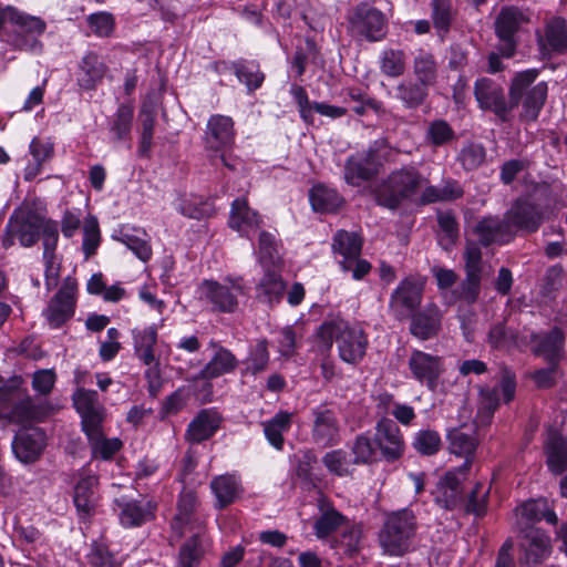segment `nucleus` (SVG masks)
I'll return each mask as SVG.
<instances>
[{"mask_svg": "<svg viewBox=\"0 0 567 567\" xmlns=\"http://www.w3.org/2000/svg\"><path fill=\"white\" fill-rule=\"evenodd\" d=\"M474 233L480 244L485 247L492 244H508L515 238V233L509 229L505 217L503 219L495 216L484 217L476 224Z\"/></svg>", "mask_w": 567, "mask_h": 567, "instance_id": "nucleus-26", "label": "nucleus"}, {"mask_svg": "<svg viewBox=\"0 0 567 567\" xmlns=\"http://www.w3.org/2000/svg\"><path fill=\"white\" fill-rule=\"evenodd\" d=\"M209 347L215 349V353L199 371L198 378L208 380L216 379L220 375L233 372L237 368L238 360L230 350L219 346L214 340L209 342Z\"/></svg>", "mask_w": 567, "mask_h": 567, "instance_id": "nucleus-34", "label": "nucleus"}, {"mask_svg": "<svg viewBox=\"0 0 567 567\" xmlns=\"http://www.w3.org/2000/svg\"><path fill=\"white\" fill-rule=\"evenodd\" d=\"M432 21L437 35L443 39L450 31L453 20L451 0H432Z\"/></svg>", "mask_w": 567, "mask_h": 567, "instance_id": "nucleus-55", "label": "nucleus"}, {"mask_svg": "<svg viewBox=\"0 0 567 567\" xmlns=\"http://www.w3.org/2000/svg\"><path fill=\"white\" fill-rule=\"evenodd\" d=\"M412 445L420 454L431 456L441 450L442 441L436 431L421 430L415 433Z\"/></svg>", "mask_w": 567, "mask_h": 567, "instance_id": "nucleus-62", "label": "nucleus"}, {"mask_svg": "<svg viewBox=\"0 0 567 567\" xmlns=\"http://www.w3.org/2000/svg\"><path fill=\"white\" fill-rule=\"evenodd\" d=\"M463 195L462 188L456 182L449 181L442 186L426 185L420 196L419 203L422 205L436 202H447L460 198Z\"/></svg>", "mask_w": 567, "mask_h": 567, "instance_id": "nucleus-49", "label": "nucleus"}, {"mask_svg": "<svg viewBox=\"0 0 567 567\" xmlns=\"http://www.w3.org/2000/svg\"><path fill=\"white\" fill-rule=\"evenodd\" d=\"M415 533L416 519L412 511L404 508L392 512L380 532V545L384 553L402 556L410 550Z\"/></svg>", "mask_w": 567, "mask_h": 567, "instance_id": "nucleus-4", "label": "nucleus"}, {"mask_svg": "<svg viewBox=\"0 0 567 567\" xmlns=\"http://www.w3.org/2000/svg\"><path fill=\"white\" fill-rule=\"evenodd\" d=\"M533 343L532 352L543 358L548 365L558 367L565 353L566 336L559 327H554L547 332L529 334Z\"/></svg>", "mask_w": 567, "mask_h": 567, "instance_id": "nucleus-21", "label": "nucleus"}, {"mask_svg": "<svg viewBox=\"0 0 567 567\" xmlns=\"http://www.w3.org/2000/svg\"><path fill=\"white\" fill-rule=\"evenodd\" d=\"M465 279L452 291L453 301L473 305L480 297L482 282V250L477 243L467 241L464 249Z\"/></svg>", "mask_w": 567, "mask_h": 567, "instance_id": "nucleus-10", "label": "nucleus"}, {"mask_svg": "<svg viewBox=\"0 0 567 567\" xmlns=\"http://www.w3.org/2000/svg\"><path fill=\"white\" fill-rule=\"evenodd\" d=\"M318 336L329 346L334 340L339 358L352 365L363 360L369 346L368 334L362 328L340 318L324 321L318 329Z\"/></svg>", "mask_w": 567, "mask_h": 567, "instance_id": "nucleus-3", "label": "nucleus"}, {"mask_svg": "<svg viewBox=\"0 0 567 567\" xmlns=\"http://www.w3.org/2000/svg\"><path fill=\"white\" fill-rule=\"evenodd\" d=\"M309 199L313 210L319 213H334L344 202L336 189L322 184L315 185L310 189Z\"/></svg>", "mask_w": 567, "mask_h": 567, "instance_id": "nucleus-45", "label": "nucleus"}, {"mask_svg": "<svg viewBox=\"0 0 567 567\" xmlns=\"http://www.w3.org/2000/svg\"><path fill=\"white\" fill-rule=\"evenodd\" d=\"M84 433L87 436L93 457L109 461L122 449L123 444L120 439L104 436L102 425L94 427V432L86 430Z\"/></svg>", "mask_w": 567, "mask_h": 567, "instance_id": "nucleus-44", "label": "nucleus"}, {"mask_svg": "<svg viewBox=\"0 0 567 567\" xmlns=\"http://www.w3.org/2000/svg\"><path fill=\"white\" fill-rule=\"evenodd\" d=\"M134 106L132 103H121L116 112L109 118V132L113 142L131 140Z\"/></svg>", "mask_w": 567, "mask_h": 567, "instance_id": "nucleus-42", "label": "nucleus"}, {"mask_svg": "<svg viewBox=\"0 0 567 567\" xmlns=\"http://www.w3.org/2000/svg\"><path fill=\"white\" fill-rule=\"evenodd\" d=\"M197 495L192 489H183L179 494L171 526L172 529L182 537L186 532L204 533V519L197 513Z\"/></svg>", "mask_w": 567, "mask_h": 567, "instance_id": "nucleus-17", "label": "nucleus"}, {"mask_svg": "<svg viewBox=\"0 0 567 567\" xmlns=\"http://www.w3.org/2000/svg\"><path fill=\"white\" fill-rule=\"evenodd\" d=\"M261 426L268 443L277 451H282L285 445L284 435L292 426V413L279 411L271 419L261 422Z\"/></svg>", "mask_w": 567, "mask_h": 567, "instance_id": "nucleus-39", "label": "nucleus"}, {"mask_svg": "<svg viewBox=\"0 0 567 567\" xmlns=\"http://www.w3.org/2000/svg\"><path fill=\"white\" fill-rule=\"evenodd\" d=\"M474 95L481 110L492 112L502 123L512 121L511 99L506 100L502 84L489 78H480L474 84Z\"/></svg>", "mask_w": 567, "mask_h": 567, "instance_id": "nucleus-14", "label": "nucleus"}, {"mask_svg": "<svg viewBox=\"0 0 567 567\" xmlns=\"http://www.w3.org/2000/svg\"><path fill=\"white\" fill-rule=\"evenodd\" d=\"M408 367L412 378L429 390L435 391L440 379L445 372L444 360L422 350L414 349L408 360Z\"/></svg>", "mask_w": 567, "mask_h": 567, "instance_id": "nucleus-16", "label": "nucleus"}, {"mask_svg": "<svg viewBox=\"0 0 567 567\" xmlns=\"http://www.w3.org/2000/svg\"><path fill=\"white\" fill-rule=\"evenodd\" d=\"M565 271L561 265L547 268L540 286V293L545 298L553 299L563 287Z\"/></svg>", "mask_w": 567, "mask_h": 567, "instance_id": "nucleus-64", "label": "nucleus"}, {"mask_svg": "<svg viewBox=\"0 0 567 567\" xmlns=\"http://www.w3.org/2000/svg\"><path fill=\"white\" fill-rule=\"evenodd\" d=\"M156 121V111L152 106L143 105L141 110L142 133L140 138L138 153L141 156L148 157L153 145L154 126Z\"/></svg>", "mask_w": 567, "mask_h": 567, "instance_id": "nucleus-54", "label": "nucleus"}, {"mask_svg": "<svg viewBox=\"0 0 567 567\" xmlns=\"http://www.w3.org/2000/svg\"><path fill=\"white\" fill-rule=\"evenodd\" d=\"M380 70L390 78H399L405 71V53L402 50L386 49L380 56Z\"/></svg>", "mask_w": 567, "mask_h": 567, "instance_id": "nucleus-57", "label": "nucleus"}, {"mask_svg": "<svg viewBox=\"0 0 567 567\" xmlns=\"http://www.w3.org/2000/svg\"><path fill=\"white\" fill-rule=\"evenodd\" d=\"M422 287L411 280L404 279L392 292L389 307L393 316L402 320L414 313L422 301Z\"/></svg>", "mask_w": 567, "mask_h": 567, "instance_id": "nucleus-23", "label": "nucleus"}, {"mask_svg": "<svg viewBox=\"0 0 567 567\" xmlns=\"http://www.w3.org/2000/svg\"><path fill=\"white\" fill-rule=\"evenodd\" d=\"M449 450L452 454L464 457V463L458 467V472L465 475L471 466L478 444L475 431L465 432L461 427L451 429L447 432Z\"/></svg>", "mask_w": 567, "mask_h": 567, "instance_id": "nucleus-27", "label": "nucleus"}, {"mask_svg": "<svg viewBox=\"0 0 567 567\" xmlns=\"http://www.w3.org/2000/svg\"><path fill=\"white\" fill-rule=\"evenodd\" d=\"M220 417L217 412L202 410L190 421L185 432V440L190 444H199L209 440L219 429Z\"/></svg>", "mask_w": 567, "mask_h": 567, "instance_id": "nucleus-30", "label": "nucleus"}, {"mask_svg": "<svg viewBox=\"0 0 567 567\" xmlns=\"http://www.w3.org/2000/svg\"><path fill=\"white\" fill-rule=\"evenodd\" d=\"M134 354L143 364H152L158 360L155 355L157 329L155 326L132 330Z\"/></svg>", "mask_w": 567, "mask_h": 567, "instance_id": "nucleus-38", "label": "nucleus"}, {"mask_svg": "<svg viewBox=\"0 0 567 567\" xmlns=\"http://www.w3.org/2000/svg\"><path fill=\"white\" fill-rule=\"evenodd\" d=\"M486 158V150L481 143L471 142L464 145L457 161L465 171H475L483 165Z\"/></svg>", "mask_w": 567, "mask_h": 567, "instance_id": "nucleus-60", "label": "nucleus"}, {"mask_svg": "<svg viewBox=\"0 0 567 567\" xmlns=\"http://www.w3.org/2000/svg\"><path fill=\"white\" fill-rule=\"evenodd\" d=\"M525 22L523 12L517 8H503L496 18L495 29L499 39L498 51L502 56L511 58L516 50V33Z\"/></svg>", "mask_w": 567, "mask_h": 567, "instance_id": "nucleus-20", "label": "nucleus"}, {"mask_svg": "<svg viewBox=\"0 0 567 567\" xmlns=\"http://www.w3.org/2000/svg\"><path fill=\"white\" fill-rule=\"evenodd\" d=\"M107 66L95 52H87L79 64L78 84L83 90H94L106 74Z\"/></svg>", "mask_w": 567, "mask_h": 567, "instance_id": "nucleus-35", "label": "nucleus"}, {"mask_svg": "<svg viewBox=\"0 0 567 567\" xmlns=\"http://www.w3.org/2000/svg\"><path fill=\"white\" fill-rule=\"evenodd\" d=\"M543 45L555 53H564L567 50V22L563 18L549 20L545 27Z\"/></svg>", "mask_w": 567, "mask_h": 567, "instance_id": "nucleus-46", "label": "nucleus"}, {"mask_svg": "<svg viewBox=\"0 0 567 567\" xmlns=\"http://www.w3.org/2000/svg\"><path fill=\"white\" fill-rule=\"evenodd\" d=\"M235 141L234 120L230 116L214 114L206 124L204 148L214 153L231 147Z\"/></svg>", "mask_w": 567, "mask_h": 567, "instance_id": "nucleus-22", "label": "nucleus"}, {"mask_svg": "<svg viewBox=\"0 0 567 567\" xmlns=\"http://www.w3.org/2000/svg\"><path fill=\"white\" fill-rule=\"evenodd\" d=\"M311 442L321 447L328 449L341 442V424L337 412L329 404H321L311 409Z\"/></svg>", "mask_w": 567, "mask_h": 567, "instance_id": "nucleus-12", "label": "nucleus"}, {"mask_svg": "<svg viewBox=\"0 0 567 567\" xmlns=\"http://www.w3.org/2000/svg\"><path fill=\"white\" fill-rule=\"evenodd\" d=\"M375 442L381 451L382 456L388 462L400 458L404 452V440L396 423L389 419L382 417L375 427Z\"/></svg>", "mask_w": 567, "mask_h": 567, "instance_id": "nucleus-25", "label": "nucleus"}, {"mask_svg": "<svg viewBox=\"0 0 567 567\" xmlns=\"http://www.w3.org/2000/svg\"><path fill=\"white\" fill-rule=\"evenodd\" d=\"M487 342L492 349L509 350L518 347L517 332L507 328L504 322L493 324L487 334Z\"/></svg>", "mask_w": 567, "mask_h": 567, "instance_id": "nucleus-52", "label": "nucleus"}, {"mask_svg": "<svg viewBox=\"0 0 567 567\" xmlns=\"http://www.w3.org/2000/svg\"><path fill=\"white\" fill-rule=\"evenodd\" d=\"M231 69L239 82L246 85L248 92L259 89L265 80V74L254 61L239 60L233 62Z\"/></svg>", "mask_w": 567, "mask_h": 567, "instance_id": "nucleus-50", "label": "nucleus"}, {"mask_svg": "<svg viewBox=\"0 0 567 567\" xmlns=\"http://www.w3.org/2000/svg\"><path fill=\"white\" fill-rule=\"evenodd\" d=\"M280 244L276 234L262 230L258 239L259 262L264 268H280L281 258L279 254Z\"/></svg>", "mask_w": 567, "mask_h": 567, "instance_id": "nucleus-47", "label": "nucleus"}, {"mask_svg": "<svg viewBox=\"0 0 567 567\" xmlns=\"http://www.w3.org/2000/svg\"><path fill=\"white\" fill-rule=\"evenodd\" d=\"M346 20L348 33L360 41L379 42L388 33L386 16L368 2H360L352 7L347 12Z\"/></svg>", "mask_w": 567, "mask_h": 567, "instance_id": "nucleus-5", "label": "nucleus"}, {"mask_svg": "<svg viewBox=\"0 0 567 567\" xmlns=\"http://www.w3.org/2000/svg\"><path fill=\"white\" fill-rule=\"evenodd\" d=\"M47 446L45 432L37 426H23L14 435L12 452L22 463H34Z\"/></svg>", "mask_w": 567, "mask_h": 567, "instance_id": "nucleus-19", "label": "nucleus"}, {"mask_svg": "<svg viewBox=\"0 0 567 567\" xmlns=\"http://www.w3.org/2000/svg\"><path fill=\"white\" fill-rule=\"evenodd\" d=\"M40 408L37 406L30 396L16 402L8 414V419L14 423H25L40 419Z\"/></svg>", "mask_w": 567, "mask_h": 567, "instance_id": "nucleus-61", "label": "nucleus"}, {"mask_svg": "<svg viewBox=\"0 0 567 567\" xmlns=\"http://www.w3.org/2000/svg\"><path fill=\"white\" fill-rule=\"evenodd\" d=\"M97 477L92 474L83 475L74 486L73 503L79 515L83 518L90 517L97 503L95 486Z\"/></svg>", "mask_w": 567, "mask_h": 567, "instance_id": "nucleus-36", "label": "nucleus"}, {"mask_svg": "<svg viewBox=\"0 0 567 567\" xmlns=\"http://www.w3.org/2000/svg\"><path fill=\"white\" fill-rule=\"evenodd\" d=\"M389 151L386 142L378 140L365 153L350 156L344 165L346 182L352 186H360L363 182L371 179L378 173Z\"/></svg>", "mask_w": 567, "mask_h": 567, "instance_id": "nucleus-8", "label": "nucleus"}, {"mask_svg": "<svg viewBox=\"0 0 567 567\" xmlns=\"http://www.w3.org/2000/svg\"><path fill=\"white\" fill-rule=\"evenodd\" d=\"M411 316L410 332L420 340H427L436 336L441 329L442 312L440 308L430 303L423 310Z\"/></svg>", "mask_w": 567, "mask_h": 567, "instance_id": "nucleus-29", "label": "nucleus"}, {"mask_svg": "<svg viewBox=\"0 0 567 567\" xmlns=\"http://www.w3.org/2000/svg\"><path fill=\"white\" fill-rule=\"evenodd\" d=\"M413 74L415 80L426 85L434 86L439 78V63L433 53L419 49L413 58Z\"/></svg>", "mask_w": 567, "mask_h": 567, "instance_id": "nucleus-41", "label": "nucleus"}, {"mask_svg": "<svg viewBox=\"0 0 567 567\" xmlns=\"http://www.w3.org/2000/svg\"><path fill=\"white\" fill-rule=\"evenodd\" d=\"M437 225L440 229V243L445 248L454 245L458 238V223L452 210L437 213Z\"/></svg>", "mask_w": 567, "mask_h": 567, "instance_id": "nucleus-58", "label": "nucleus"}, {"mask_svg": "<svg viewBox=\"0 0 567 567\" xmlns=\"http://www.w3.org/2000/svg\"><path fill=\"white\" fill-rule=\"evenodd\" d=\"M538 75L537 69H527L515 73L508 87L511 114L515 107L520 105L518 115L520 122H535L546 103L548 84L544 81L535 83Z\"/></svg>", "mask_w": 567, "mask_h": 567, "instance_id": "nucleus-1", "label": "nucleus"}, {"mask_svg": "<svg viewBox=\"0 0 567 567\" xmlns=\"http://www.w3.org/2000/svg\"><path fill=\"white\" fill-rule=\"evenodd\" d=\"M47 220L32 208L16 209L6 226V234L2 239L3 247L8 249L13 246L14 239H18L23 247L33 246L39 240Z\"/></svg>", "mask_w": 567, "mask_h": 567, "instance_id": "nucleus-7", "label": "nucleus"}, {"mask_svg": "<svg viewBox=\"0 0 567 567\" xmlns=\"http://www.w3.org/2000/svg\"><path fill=\"white\" fill-rule=\"evenodd\" d=\"M210 489L215 496L214 506L217 509H224L234 504L244 493L240 477L228 473L215 476L210 481Z\"/></svg>", "mask_w": 567, "mask_h": 567, "instance_id": "nucleus-28", "label": "nucleus"}, {"mask_svg": "<svg viewBox=\"0 0 567 567\" xmlns=\"http://www.w3.org/2000/svg\"><path fill=\"white\" fill-rule=\"evenodd\" d=\"M45 29L44 20L21 11L12 25V31L7 34L6 41L16 50L41 53L43 44L39 38Z\"/></svg>", "mask_w": 567, "mask_h": 567, "instance_id": "nucleus-11", "label": "nucleus"}, {"mask_svg": "<svg viewBox=\"0 0 567 567\" xmlns=\"http://www.w3.org/2000/svg\"><path fill=\"white\" fill-rule=\"evenodd\" d=\"M118 518L124 527H137L147 522L153 514L150 502L137 501L121 496L115 498Z\"/></svg>", "mask_w": 567, "mask_h": 567, "instance_id": "nucleus-31", "label": "nucleus"}, {"mask_svg": "<svg viewBox=\"0 0 567 567\" xmlns=\"http://www.w3.org/2000/svg\"><path fill=\"white\" fill-rule=\"evenodd\" d=\"M349 518L340 513L334 506L328 503L319 505V516L313 523V533L318 539H324L342 529L348 524Z\"/></svg>", "mask_w": 567, "mask_h": 567, "instance_id": "nucleus-37", "label": "nucleus"}, {"mask_svg": "<svg viewBox=\"0 0 567 567\" xmlns=\"http://www.w3.org/2000/svg\"><path fill=\"white\" fill-rule=\"evenodd\" d=\"M262 223L261 216L248 205L246 198H236L230 208L228 225L241 236H249V231L256 230Z\"/></svg>", "mask_w": 567, "mask_h": 567, "instance_id": "nucleus-32", "label": "nucleus"}, {"mask_svg": "<svg viewBox=\"0 0 567 567\" xmlns=\"http://www.w3.org/2000/svg\"><path fill=\"white\" fill-rule=\"evenodd\" d=\"M332 249L342 257L339 261L341 269L351 272L353 279L360 280L370 272V262L360 258L362 240L357 233L338 230L332 239Z\"/></svg>", "mask_w": 567, "mask_h": 567, "instance_id": "nucleus-9", "label": "nucleus"}, {"mask_svg": "<svg viewBox=\"0 0 567 567\" xmlns=\"http://www.w3.org/2000/svg\"><path fill=\"white\" fill-rule=\"evenodd\" d=\"M548 468L555 474H561L567 468V444L560 436H550L546 444Z\"/></svg>", "mask_w": 567, "mask_h": 567, "instance_id": "nucleus-51", "label": "nucleus"}, {"mask_svg": "<svg viewBox=\"0 0 567 567\" xmlns=\"http://www.w3.org/2000/svg\"><path fill=\"white\" fill-rule=\"evenodd\" d=\"M204 533H194L178 553L177 567H198L204 556Z\"/></svg>", "mask_w": 567, "mask_h": 567, "instance_id": "nucleus-48", "label": "nucleus"}, {"mask_svg": "<svg viewBox=\"0 0 567 567\" xmlns=\"http://www.w3.org/2000/svg\"><path fill=\"white\" fill-rule=\"evenodd\" d=\"M456 138L452 126L444 120L432 121L425 132V141L434 146L441 147L447 145Z\"/></svg>", "mask_w": 567, "mask_h": 567, "instance_id": "nucleus-56", "label": "nucleus"}, {"mask_svg": "<svg viewBox=\"0 0 567 567\" xmlns=\"http://www.w3.org/2000/svg\"><path fill=\"white\" fill-rule=\"evenodd\" d=\"M429 183L413 165L394 169L373 188L375 203L390 210L398 209Z\"/></svg>", "mask_w": 567, "mask_h": 567, "instance_id": "nucleus-2", "label": "nucleus"}, {"mask_svg": "<svg viewBox=\"0 0 567 567\" xmlns=\"http://www.w3.org/2000/svg\"><path fill=\"white\" fill-rule=\"evenodd\" d=\"M265 272L256 287V297L260 302L274 307L279 303L286 290L280 268H264Z\"/></svg>", "mask_w": 567, "mask_h": 567, "instance_id": "nucleus-33", "label": "nucleus"}, {"mask_svg": "<svg viewBox=\"0 0 567 567\" xmlns=\"http://www.w3.org/2000/svg\"><path fill=\"white\" fill-rule=\"evenodd\" d=\"M76 290V280L72 277H66L58 292L50 299L47 308L43 310V316L52 329L62 327L74 316Z\"/></svg>", "mask_w": 567, "mask_h": 567, "instance_id": "nucleus-15", "label": "nucleus"}, {"mask_svg": "<svg viewBox=\"0 0 567 567\" xmlns=\"http://www.w3.org/2000/svg\"><path fill=\"white\" fill-rule=\"evenodd\" d=\"M429 89L416 80L404 79L394 87V97L405 109L415 110L426 101Z\"/></svg>", "mask_w": 567, "mask_h": 567, "instance_id": "nucleus-40", "label": "nucleus"}, {"mask_svg": "<svg viewBox=\"0 0 567 567\" xmlns=\"http://www.w3.org/2000/svg\"><path fill=\"white\" fill-rule=\"evenodd\" d=\"M200 300L213 312L233 313L238 308V298L244 295L241 278L227 277L223 281L203 280L198 288Z\"/></svg>", "mask_w": 567, "mask_h": 567, "instance_id": "nucleus-6", "label": "nucleus"}, {"mask_svg": "<svg viewBox=\"0 0 567 567\" xmlns=\"http://www.w3.org/2000/svg\"><path fill=\"white\" fill-rule=\"evenodd\" d=\"M545 502L543 499H530L516 507V528L518 529L519 522L523 523V527L534 526L533 524L540 522L544 517Z\"/></svg>", "mask_w": 567, "mask_h": 567, "instance_id": "nucleus-59", "label": "nucleus"}, {"mask_svg": "<svg viewBox=\"0 0 567 567\" xmlns=\"http://www.w3.org/2000/svg\"><path fill=\"white\" fill-rule=\"evenodd\" d=\"M100 227L99 221L94 216H89L83 225V243L82 249L85 258L93 256L100 246Z\"/></svg>", "mask_w": 567, "mask_h": 567, "instance_id": "nucleus-63", "label": "nucleus"}, {"mask_svg": "<svg viewBox=\"0 0 567 567\" xmlns=\"http://www.w3.org/2000/svg\"><path fill=\"white\" fill-rule=\"evenodd\" d=\"M321 461L331 474L339 477L350 475L351 466L355 465L350 454L342 449L327 452Z\"/></svg>", "mask_w": 567, "mask_h": 567, "instance_id": "nucleus-53", "label": "nucleus"}, {"mask_svg": "<svg viewBox=\"0 0 567 567\" xmlns=\"http://www.w3.org/2000/svg\"><path fill=\"white\" fill-rule=\"evenodd\" d=\"M73 404L81 415L83 432L94 431V427L102 425L105 409L100 403L96 391L79 388L73 393Z\"/></svg>", "mask_w": 567, "mask_h": 567, "instance_id": "nucleus-24", "label": "nucleus"}, {"mask_svg": "<svg viewBox=\"0 0 567 567\" xmlns=\"http://www.w3.org/2000/svg\"><path fill=\"white\" fill-rule=\"evenodd\" d=\"M509 229L525 234L536 233L544 223V212L535 203L518 198L505 213Z\"/></svg>", "mask_w": 567, "mask_h": 567, "instance_id": "nucleus-18", "label": "nucleus"}, {"mask_svg": "<svg viewBox=\"0 0 567 567\" xmlns=\"http://www.w3.org/2000/svg\"><path fill=\"white\" fill-rule=\"evenodd\" d=\"M519 563L532 567L542 564L551 553L550 537L535 526L518 524Z\"/></svg>", "mask_w": 567, "mask_h": 567, "instance_id": "nucleus-13", "label": "nucleus"}, {"mask_svg": "<svg viewBox=\"0 0 567 567\" xmlns=\"http://www.w3.org/2000/svg\"><path fill=\"white\" fill-rule=\"evenodd\" d=\"M113 238L125 245L140 260L146 262L151 259L152 247L145 231L122 228Z\"/></svg>", "mask_w": 567, "mask_h": 567, "instance_id": "nucleus-43", "label": "nucleus"}]
</instances>
